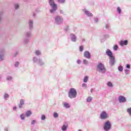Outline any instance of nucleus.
I'll list each match as a JSON object with an SVG mask.
<instances>
[{
    "label": "nucleus",
    "mask_w": 131,
    "mask_h": 131,
    "mask_svg": "<svg viewBox=\"0 0 131 131\" xmlns=\"http://www.w3.org/2000/svg\"><path fill=\"white\" fill-rule=\"evenodd\" d=\"M83 64H84V65H88L89 64V61H88L86 59H83Z\"/></svg>",
    "instance_id": "35"
},
{
    "label": "nucleus",
    "mask_w": 131,
    "mask_h": 131,
    "mask_svg": "<svg viewBox=\"0 0 131 131\" xmlns=\"http://www.w3.org/2000/svg\"><path fill=\"white\" fill-rule=\"evenodd\" d=\"M105 54L109 57V63L110 66H114L115 64V56L113 55V52L110 49H107Z\"/></svg>",
    "instance_id": "1"
},
{
    "label": "nucleus",
    "mask_w": 131,
    "mask_h": 131,
    "mask_svg": "<svg viewBox=\"0 0 131 131\" xmlns=\"http://www.w3.org/2000/svg\"><path fill=\"white\" fill-rule=\"evenodd\" d=\"M33 62L34 63H36V64H37L38 63V59L37 58V57L36 56H34L33 58Z\"/></svg>",
    "instance_id": "25"
},
{
    "label": "nucleus",
    "mask_w": 131,
    "mask_h": 131,
    "mask_svg": "<svg viewBox=\"0 0 131 131\" xmlns=\"http://www.w3.org/2000/svg\"><path fill=\"white\" fill-rule=\"evenodd\" d=\"M77 63H78L79 65L81 64V60L80 59H78L77 60Z\"/></svg>",
    "instance_id": "49"
},
{
    "label": "nucleus",
    "mask_w": 131,
    "mask_h": 131,
    "mask_svg": "<svg viewBox=\"0 0 131 131\" xmlns=\"http://www.w3.org/2000/svg\"><path fill=\"white\" fill-rule=\"evenodd\" d=\"M127 112L128 113L129 115L131 116V107L127 109Z\"/></svg>",
    "instance_id": "39"
},
{
    "label": "nucleus",
    "mask_w": 131,
    "mask_h": 131,
    "mask_svg": "<svg viewBox=\"0 0 131 131\" xmlns=\"http://www.w3.org/2000/svg\"><path fill=\"white\" fill-rule=\"evenodd\" d=\"M81 40H82V42H84V41H85V39L84 38H82Z\"/></svg>",
    "instance_id": "54"
},
{
    "label": "nucleus",
    "mask_w": 131,
    "mask_h": 131,
    "mask_svg": "<svg viewBox=\"0 0 131 131\" xmlns=\"http://www.w3.org/2000/svg\"><path fill=\"white\" fill-rule=\"evenodd\" d=\"M82 12L84 13V14L86 16V17H89V18H91V17H93L94 15L92 12H91L90 11H89L87 9H82Z\"/></svg>",
    "instance_id": "8"
},
{
    "label": "nucleus",
    "mask_w": 131,
    "mask_h": 131,
    "mask_svg": "<svg viewBox=\"0 0 131 131\" xmlns=\"http://www.w3.org/2000/svg\"><path fill=\"white\" fill-rule=\"evenodd\" d=\"M114 51H117L118 50V45H115L113 47Z\"/></svg>",
    "instance_id": "37"
},
{
    "label": "nucleus",
    "mask_w": 131,
    "mask_h": 131,
    "mask_svg": "<svg viewBox=\"0 0 131 131\" xmlns=\"http://www.w3.org/2000/svg\"><path fill=\"white\" fill-rule=\"evenodd\" d=\"M116 11L117 12L118 14H119V15H121V13H122V10H121V8L119 6L117 7Z\"/></svg>",
    "instance_id": "20"
},
{
    "label": "nucleus",
    "mask_w": 131,
    "mask_h": 131,
    "mask_svg": "<svg viewBox=\"0 0 131 131\" xmlns=\"http://www.w3.org/2000/svg\"><path fill=\"white\" fill-rule=\"evenodd\" d=\"M41 120H46V115H42L41 116Z\"/></svg>",
    "instance_id": "42"
},
{
    "label": "nucleus",
    "mask_w": 131,
    "mask_h": 131,
    "mask_svg": "<svg viewBox=\"0 0 131 131\" xmlns=\"http://www.w3.org/2000/svg\"><path fill=\"white\" fill-rule=\"evenodd\" d=\"M121 47H124V46H127L128 45V40H121L119 42Z\"/></svg>",
    "instance_id": "11"
},
{
    "label": "nucleus",
    "mask_w": 131,
    "mask_h": 131,
    "mask_svg": "<svg viewBox=\"0 0 131 131\" xmlns=\"http://www.w3.org/2000/svg\"><path fill=\"white\" fill-rule=\"evenodd\" d=\"M4 12L3 11L0 12V22L2 21V19H3V14Z\"/></svg>",
    "instance_id": "41"
},
{
    "label": "nucleus",
    "mask_w": 131,
    "mask_h": 131,
    "mask_svg": "<svg viewBox=\"0 0 131 131\" xmlns=\"http://www.w3.org/2000/svg\"><path fill=\"white\" fill-rule=\"evenodd\" d=\"M106 85L108 87V88H113V83H112L111 81H108L106 83Z\"/></svg>",
    "instance_id": "24"
},
{
    "label": "nucleus",
    "mask_w": 131,
    "mask_h": 131,
    "mask_svg": "<svg viewBox=\"0 0 131 131\" xmlns=\"http://www.w3.org/2000/svg\"><path fill=\"white\" fill-rule=\"evenodd\" d=\"M48 2L51 8V9L50 10V13L51 14H55L56 13V11H57V9H58L57 4L55 3V1H54V0H48Z\"/></svg>",
    "instance_id": "2"
},
{
    "label": "nucleus",
    "mask_w": 131,
    "mask_h": 131,
    "mask_svg": "<svg viewBox=\"0 0 131 131\" xmlns=\"http://www.w3.org/2000/svg\"><path fill=\"white\" fill-rule=\"evenodd\" d=\"M53 116L54 118H58L59 117V114L57 112L53 113Z\"/></svg>",
    "instance_id": "29"
},
{
    "label": "nucleus",
    "mask_w": 131,
    "mask_h": 131,
    "mask_svg": "<svg viewBox=\"0 0 131 131\" xmlns=\"http://www.w3.org/2000/svg\"><path fill=\"white\" fill-rule=\"evenodd\" d=\"M105 28L106 29H109V28H110V25H109L108 24H106L105 25Z\"/></svg>",
    "instance_id": "46"
},
{
    "label": "nucleus",
    "mask_w": 131,
    "mask_h": 131,
    "mask_svg": "<svg viewBox=\"0 0 131 131\" xmlns=\"http://www.w3.org/2000/svg\"><path fill=\"white\" fill-rule=\"evenodd\" d=\"M92 100H93V98H92V97L89 96L86 99V102H88V103H91Z\"/></svg>",
    "instance_id": "32"
},
{
    "label": "nucleus",
    "mask_w": 131,
    "mask_h": 131,
    "mask_svg": "<svg viewBox=\"0 0 131 131\" xmlns=\"http://www.w3.org/2000/svg\"><path fill=\"white\" fill-rule=\"evenodd\" d=\"M12 79H13V78L12 77V76H8L7 77V80H8L9 81H10L12 80Z\"/></svg>",
    "instance_id": "38"
},
{
    "label": "nucleus",
    "mask_w": 131,
    "mask_h": 131,
    "mask_svg": "<svg viewBox=\"0 0 131 131\" xmlns=\"http://www.w3.org/2000/svg\"><path fill=\"white\" fill-rule=\"evenodd\" d=\"M118 102L120 103H126V97H125L122 95H120L118 96Z\"/></svg>",
    "instance_id": "9"
},
{
    "label": "nucleus",
    "mask_w": 131,
    "mask_h": 131,
    "mask_svg": "<svg viewBox=\"0 0 131 131\" xmlns=\"http://www.w3.org/2000/svg\"><path fill=\"white\" fill-rule=\"evenodd\" d=\"M1 78H2V77H1V75H0V79H1Z\"/></svg>",
    "instance_id": "57"
},
{
    "label": "nucleus",
    "mask_w": 131,
    "mask_h": 131,
    "mask_svg": "<svg viewBox=\"0 0 131 131\" xmlns=\"http://www.w3.org/2000/svg\"><path fill=\"white\" fill-rule=\"evenodd\" d=\"M3 99L5 100V101H8V100L10 99V95H9V94L7 93H5L3 95Z\"/></svg>",
    "instance_id": "16"
},
{
    "label": "nucleus",
    "mask_w": 131,
    "mask_h": 131,
    "mask_svg": "<svg viewBox=\"0 0 131 131\" xmlns=\"http://www.w3.org/2000/svg\"><path fill=\"white\" fill-rule=\"evenodd\" d=\"M29 42V39L28 38H25L24 40V43L25 45H27L28 43Z\"/></svg>",
    "instance_id": "33"
},
{
    "label": "nucleus",
    "mask_w": 131,
    "mask_h": 131,
    "mask_svg": "<svg viewBox=\"0 0 131 131\" xmlns=\"http://www.w3.org/2000/svg\"><path fill=\"white\" fill-rule=\"evenodd\" d=\"M5 56V50H0V61H3L4 60V57Z\"/></svg>",
    "instance_id": "13"
},
{
    "label": "nucleus",
    "mask_w": 131,
    "mask_h": 131,
    "mask_svg": "<svg viewBox=\"0 0 131 131\" xmlns=\"http://www.w3.org/2000/svg\"><path fill=\"white\" fill-rule=\"evenodd\" d=\"M33 17H35V13H33Z\"/></svg>",
    "instance_id": "55"
},
{
    "label": "nucleus",
    "mask_w": 131,
    "mask_h": 131,
    "mask_svg": "<svg viewBox=\"0 0 131 131\" xmlns=\"http://www.w3.org/2000/svg\"><path fill=\"white\" fill-rule=\"evenodd\" d=\"M124 72L126 75H127L130 72V70L128 69H124Z\"/></svg>",
    "instance_id": "30"
},
{
    "label": "nucleus",
    "mask_w": 131,
    "mask_h": 131,
    "mask_svg": "<svg viewBox=\"0 0 131 131\" xmlns=\"http://www.w3.org/2000/svg\"><path fill=\"white\" fill-rule=\"evenodd\" d=\"M64 21L63 17L60 15H56L54 17V22L56 25H61Z\"/></svg>",
    "instance_id": "6"
},
{
    "label": "nucleus",
    "mask_w": 131,
    "mask_h": 131,
    "mask_svg": "<svg viewBox=\"0 0 131 131\" xmlns=\"http://www.w3.org/2000/svg\"><path fill=\"white\" fill-rule=\"evenodd\" d=\"M107 38H109V34H108L104 35L103 37H101V41L103 42Z\"/></svg>",
    "instance_id": "17"
},
{
    "label": "nucleus",
    "mask_w": 131,
    "mask_h": 131,
    "mask_svg": "<svg viewBox=\"0 0 131 131\" xmlns=\"http://www.w3.org/2000/svg\"><path fill=\"white\" fill-rule=\"evenodd\" d=\"M25 114L23 113L20 115L19 117L21 119V120H25Z\"/></svg>",
    "instance_id": "26"
},
{
    "label": "nucleus",
    "mask_w": 131,
    "mask_h": 131,
    "mask_svg": "<svg viewBox=\"0 0 131 131\" xmlns=\"http://www.w3.org/2000/svg\"><path fill=\"white\" fill-rule=\"evenodd\" d=\"M88 86V84H86V83H83L82 84V88H86Z\"/></svg>",
    "instance_id": "50"
},
{
    "label": "nucleus",
    "mask_w": 131,
    "mask_h": 131,
    "mask_svg": "<svg viewBox=\"0 0 131 131\" xmlns=\"http://www.w3.org/2000/svg\"><path fill=\"white\" fill-rule=\"evenodd\" d=\"M118 70L120 72H122L123 71V67L122 66H121V65L119 66L118 67Z\"/></svg>",
    "instance_id": "27"
},
{
    "label": "nucleus",
    "mask_w": 131,
    "mask_h": 131,
    "mask_svg": "<svg viewBox=\"0 0 131 131\" xmlns=\"http://www.w3.org/2000/svg\"><path fill=\"white\" fill-rule=\"evenodd\" d=\"M94 22L95 23H98V22H99V18H94Z\"/></svg>",
    "instance_id": "47"
},
{
    "label": "nucleus",
    "mask_w": 131,
    "mask_h": 131,
    "mask_svg": "<svg viewBox=\"0 0 131 131\" xmlns=\"http://www.w3.org/2000/svg\"><path fill=\"white\" fill-rule=\"evenodd\" d=\"M84 57L86 59H91V53L89 51L84 52Z\"/></svg>",
    "instance_id": "14"
},
{
    "label": "nucleus",
    "mask_w": 131,
    "mask_h": 131,
    "mask_svg": "<svg viewBox=\"0 0 131 131\" xmlns=\"http://www.w3.org/2000/svg\"><path fill=\"white\" fill-rule=\"evenodd\" d=\"M96 70L99 73H101L102 74H105L106 73V68H105V66L102 62H99L96 67Z\"/></svg>",
    "instance_id": "3"
},
{
    "label": "nucleus",
    "mask_w": 131,
    "mask_h": 131,
    "mask_svg": "<svg viewBox=\"0 0 131 131\" xmlns=\"http://www.w3.org/2000/svg\"><path fill=\"white\" fill-rule=\"evenodd\" d=\"M112 128V124L110 121H105L103 125V129L104 131H111Z\"/></svg>",
    "instance_id": "5"
},
{
    "label": "nucleus",
    "mask_w": 131,
    "mask_h": 131,
    "mask_svg": "<svg viewBox=\"0 0 131 131\" xmlns=\"http://www.w3.org/2000/svg\"><path fill=\"white\" fill-rule=\"evenodd\" d=\"M36 123H37V122L36 120H33L31 122V124L32 125H35V124H36Z\"/></svg>",
    "instance_id": "36"
},
{
    "label": "nucleus",
    "mask_w": 131,
    "mask_h": 131,
    "mask_svg": "<svg viewBox=\"0 0 131 131\" xmlns=\"http://www.w3.org/2000/svg\"><path fill=\"white\" fill-rule=\"evenodd\" d=\"M25 116L26 117H30L31 115H32V112L31 111H27L25 114Z\"/></svg>",
    "instance_id": "19"
},
{
    "label": "nucleus",
    "mask_w": 131,
    "mask_h": 131,
    "mask_svg": "<svg viewBox=\"0 0 131 131\" xmlns=\"http://www.w3.org/2000/svg\"><path fill=\"white\" fill-rule=\"evenodd\" d=\"M68 97L70 99H75L77 97V91L74 88H71L68 93Z\"/></svg>",
    "instance_id": "4"
},
{
    "label": "nucleus",
    "mask_w": 131,
    "mask_h": 131,
    "mask_svg": "<svg viewBox=\"0 0 131 131\" xmlns=\"http://www.w3.org/2000/svg\"><path fill=\"white\" fill-rule=\"evenodd\" d=\"M58 3H60V4H64L65 3L66 0H58Z\"/></svg>",
    "instance_id": "45"
},
{
    "label": "nucleus",
    "mask_w": 131,
    "mask_h": 131,
    "mask_svg": "<svg viewBox=\"0 0 131 131\" xmlns=\"http://www.w3.org/2000/svg\"><path fill=\"white\" fill-rule=\"evenodd\" d=\"M68 128V123L67 122H65L63 123V124L61 126V130L62 131H67Z\"/></svg>",
    "instance_id": "12"
},
{
    "label": "nucleus",
    "mask_w": 131,
    "mask_h": 131,
    "mask_svg": "<svg viewBox=\"0 0 131 131\" xmlns=\"http://www.w3.org/2000/svg\"><path fill=\"white\" fill-rule=\"evenodd\" d=\"M35 54L36 56H40V55H41V52L39 50H36Z\"/></svg>",
    "instance_id": "28"
},
{
    "label": "nucleus",
    "mask_w": 131,
    "mask_h": 131,
    "mask_svg": "<svg viewBox=\"0 0 131 131\" xmlns=\"http://www.w3.org/2000/svg\"><path fill=\"white\" fill-rule=\"evenodd\" d=\"M88 80H89V77L88 76H85L83 79V82H88Z\"/></svg>",
    "instance_id": "34"
},
{
    "label": "nucleus",
    "mask_w": 131,
    "mask_h": 131,
    "mask_svg": "<svg viewBox=\"0 0 131 131\" xmlns=\"http://www.w3.org/2000/svg\"><path fill=\"white\" fill-rule=\"evenodd\" d=\"M82 51H83V46H81L79 47V51L81 52Z\"/></svg>",
    "instance_id": "44"
},
{
    "label": "nucleus",
    "mask_w": 131,
    "mask_h": 131,
    "mask_svg": "<svg viewBox=\"0 0 131 131\" xmlns=\"http://www.w3.org/2000/svg\"><path fill=\"white\" fill-rule=\"evenodd\" d=\"M25 104V100L24 99H20L19 104H18V107L20 109L23 107V105Z\"/></svg>",
    "instance_id": "15"
},
{
    "label": "nucleus",
    "mask_w": 131,
    "mask_h": 131,
    "mask_svg": "<svg viewBox=\"0 0 131 131\" xmlns=\"http://www.w3.org/2000/svg\"><path fill=\"white\" fill-rule=\"evenodd\" d=\"M109 118V115L107 113V112L103 111L101 112L100 114L99 118L101 119V120H105Z\"/></svg>",
    "instance_id": "7"
},
{
    "label": "nucleus",
    "mask_w": 131,
    "mask_h": 131,
    "mask_svg": "<svg viewBox=\"0 0 131 131\" xmlns=\"http://www.w3.org/2000/svg\"><path fill=\"white\" fill-rule=\"evenodd\" d=\"M126 68H127V69H130V64H127L126 65Z\"/></svg>",
    "instance_id": "48"
},
{
    "label": "nucleus",
    "mask_w": 131,
    "mask_h": 131,
    "mask_svg": "<svg viewBox=\"0 0 131 131\" xmlns=\"http://www.w3.org/2000/svg\"><path fill=\"white\" fill-rule=\"evenodd\" d=\"M91 92H93V89H91Z\"/></svg>",
    "instance_id": "56"
},
{
    "label": "nucleus",
    "mask_w": 131,
    "mask_h": 131,
    "mask_svg": "<svg viewBox=\"0 0 131 131\" xmlns=\"http://www.w3.org/2000/svg\"><path fill=\"white\" fill-rule=\"evenodd\" d=\"M37 64H38V65H39L40 66H42V65H45V62H43L42 60H41V59L38 58V61Z\"/></svg>",
    "instance_id": "22"
},
{
    "label": "nucleus",
    "mask_w": 131,
    "mask_h": 131,
    "mask_svg": "<svg viewBox=\"0 0 131 131\" xmlns=\"http://www.w3.org/2000/svg\"><path fill=\"white\" fill-rule=\"evenodd\" d=\"M70 38L73 42H76V41H77V37H76V35L73 33H71L70 34Z\"/></svg>",
    "instance_id": "10"
},
{
    "label": "nucleus",
    "mask_w": 131,
    "mask_h": 131,
    "mask_svg": "<svg viewBox=\"0 0 131 131\" xmlns=\"http://www.w3.org/2000/svg\"><path fill=\"white\" fill-rule=\"evenodd\" d=\"M64 31H66V32H67V31H68V30H69V26H67L64 28Z\"/></svg>",
    "instance_id": "43"
},
{
    "label": "nucleus",
    "mask_w": 131,
    "mask_h": 131,
    "mask_svg": "<svg viewBox=\"0 0 131 131\" xmlns=\"http://www.w3.org/2000/svg\"><path fill=\"white\" fill-rule=\"evenodd\" d=\"M14 8L15 10H17V9H19V4H14Z\"/></svg>",
    "instance_id": "40"
},
{
    "label": "nucleus",
    "mask_w": 131,
    "mask_h": 131,
    "mask_svg": "<svg viewBox=\"0 0 131 131\" xmlns=\"http://www.w3.org/2000/svg\"><path fill=\"white\" fill-rule=\"evenodd\" d=\"M60 13L63 15L64 14V11L63 10H60Z\"/></svg>",
    "instance_id": "53"
},
{
    "label": "nucleus",
    "mask_w": 131,
    "mask_h": 131,
    "mask_svg": "<svg viewBox=\"0 0 131 131\" xmlns=\"http://www.w3.org/2000/svg\"><path fill=\"white\" fill-rule=\"evenodd\" d=\"M29 26L30 30H32V28H33V20L31 19L29 20Z\"/></svg>",
    "instance_id": "18"
},
{
    "label": "nucleus",
    "mask_w": 131,
    "mask_h": 131,
    "mask_svg": "<svg viewBox=\"0 0 131 131\" xmlns=\"http://www.w3.org/2000/svg\"><path fill=\"white\" fill-rule=\"evenodd\" d=\"M18 54H19V51H16L15 52V54L13 55V56L16 57L17 56V55H18Z\"/></svg>",
    "instance_id": "52"
},
{
    "label": "nucleus",
    "mask_w": 131,
    "mask_h": 131,
    "mask_svg": "<svg viewBox=\"0 0 131 131\" xmlns=\"http://www.w3.org/2000/svg\"><path fill=\"white\" fill-rule=\"evenodd\" d=\"M63 107L64 108H66L67 109H68V108H70V105H69V103H68L67 102H64L63 103Z\"/></svg>",
    "instance_id": "23"
},
{
    "label": "nucleus",
    "mask_w": 131,
    "mask_h": 131,
    "mask_svg": "<svg viewBox=\"0 0 131 131\" xmlns=\"http://www.w3.org/2000/svg\"><path fill=\"white\" fill-rule=\"evenodd\" d=\"M25 35H26V37H27L28 38H29V37H30V36H31V31H27Z\"/></svg>",
    "instance_id": "21"
},
{
    "label": "nucleus",
    "mask_w": 131,
    "mask_h": 131,
    "mask_svg": "<svg viewBox=\"0 0 131 131\" xmlns=\"http://www.w3.org/2000/svg\"><path fill=\"white\" fill-rule=\"evenodd\" d=\"M13 110L14 111H17V106H13Z\"/></svg>",
    "instance_id": "51"
},
{
    "label": "nucleus",
    "mask_w": 131,
    "mask_h": 131,
    "mask_svg": "<svg viewBox=\"0 0 131 131\" xmlns=\"http://www.w3.org/2000/svg\"><path fill=\"white\" fill-rule=\"evenodd\" d=\"M19 65H20V62L19 61H15L14 63V67H15V68H18Z\"/></svg>",
    "instance_id": "31"
}]
</instances>
